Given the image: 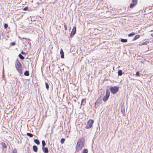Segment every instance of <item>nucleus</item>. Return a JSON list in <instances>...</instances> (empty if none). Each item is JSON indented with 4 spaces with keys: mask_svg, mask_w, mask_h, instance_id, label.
Returning a JSON list of instances; mask_svg holds the SVG:
<instances>
[{
    "mask_svg": "<svg viewBox=\"0 0 153 153\" xmlns=\"http://www.w3.org/2000/svg\"><path fill=\"white\" fill-rule=\"evenodd\" d=\"M133 3L131 4H130V7L131 8H132L134 6L137 4V3H135L134 2H132Z\"/></svg>",
    "mask_w": 153,
    "mask_h": 153,
    "instance_id": "obj_10",
    "label": "nucleus"
},
{
    "mask_svg": "<svg viewBox=\"0 0 153 153\" xmlns=\"http://www.w3.org/2000/svg\"><path fill=\"white\" fill-rule=\"evenodd\" d=\"M76 31V27H74L70 35L71 36V37H73L74 35L75 34Z\"/></svg>",
    "mask_w": 153,
    "mask_h": 153,
    "instance_id": "obj_5",
    "label": "nucleus"
},
{
    "mask_svg": "<svg viewBox=\"0 0 153 153\" xmlns=\"http://www.w3.org/2000/svg\"><path fill=\"white\" fill-rule=\"evenodd\" d=\"M42 149L43 151L45 153L48 152V150L47 147L45 148V147H42Z\"/></svg>",
    "mask_w": 153,
    "mask_h": 153,
    "instance_id": "obj_7",
    "label": "nucleus"
},
{
    "mask_svg": "<svg viewBox=\"0 0 153 153\" xmlns=\"http://www.w3.org/2000/svg\"><path fill=\"white\" fill-rule=\"evenodd\" d=\"M85 140V139L83 137L78 139L76 148L77 151H79L82 149L84 145Z\"/></svg>",
    "mask_w": 153,
    "mask_h": 153,
    "instance_id": "obj_1",
    "label": "nucleus"
},
{
    "mask_svg": "<svg viewBox=\"0 0 153 153\" xmlns=\"http://www.w3.org/2000/svg\"><path fill=\"white\" fill-rule=\"evenodd\" d=\"M64 26L65 28V29L66 30H67V26L66 25H65Z\"/></svg>",
    "mask_w": 153,
    "mask_h": 153,
    "instance_id": "obj_29",
    "label": "nucleus"
},
{
    "mask_svg": "<svg viewBox=\"0 0 153 153\" xmlns=\"http://www.w3.org/2000/svg\"><path fill=\"white\" fill-rule=\"evenodd\" d=\"M42 147H45V146L46 145V143L45 141L44 140L42 141Z\"/></svg>",
    "mask_w": 153,
    "mask_h": 153,
    "instance_id": "obj_19",
    "label": "nucleus"
},
{
    "mask_svg": "<svg viewBox=\"0 0 153 153\" xmlns=\"http://www.w3.org/2000/svg\"><path fill=\"white\" fill-rule=\"evenodd\" d=\"M151 35L152 36H153V33H152V34H151Z\"/></svg>",
    "mask_w": 153,
    "mask_h": 153,
    "instance_id": "obj_33",
    "label": "nucleus"
},
{
    "mask_svg": "<svg viewBox=\"0 0 153 153\" xmlns=\"http://www.w3.org/2000/svg\"><path fill=\"white\" fill-rule=\"evenodd\" d=\"M27 135L30 137H32L33 136V135L32 134L29 133H27Z\"/></svg>",
    "mask_w": 153,
    "mask_h": 153,
    "instance_id": "obj_21",
    "label": "nucleus"
},
{
    "mask_svg": "<svg viewBox=\"0 0 153 153\" xmlns=\"http://www.w3.org/2000/svg\"><path fill=\"white\" fill-rule=\"evenodd\" d=\"M94 121L92 120H89L85 126V128L87 129L90 128L91 127Z\"/></svg>",
    "mask_w": 153,
    "mask_h": 153,
    "instance_id": "obj_3",
    "label": "nucleus"
},
{
    "mask_svg": "<svg viewBox=\"0 0 153 153\" xmlns=\"http://www.w3.org/2000/svg\"><path fill=\"white\" fill-rule=\"evenodd\" d=\"M110 95V92L109 90L107 89L106 91V95L104 97L103 100L104 102L106 101L108 99Z\"/></svg>",
    "mask_w": 153,
    "mask_h": 153,
    "instance_id": "obj_4",
    "label": "nucleus"
},
{
    "mask_svg": "<svg viewBox=\"0 0 153 153\" xmlns=\"http://www.w3.org/2000/svg\"><path fill=\"white\" fill-rule=\"evenodd\" d=\"M135 34L134 33H132L128 34V36H133Z\"/></svg>",
    "mask_w": 153,
    "mask_h": 153,
    "instance_id": "obj_18",
    "label": "nucleus"
},
{
    "mask_svg": "<svg viewBox=\"0 0 153 153\" xmlns=\"http://www.w3.org/2000/svg\"><path fill=\"white\" fill-rule=\"evenodd\" d=\"M21 53L22 54H25V52H22H22H21Z\"/></svg>",
    "mask_w": 153,
    "mask_h": 153,
    "instance_id": "obj_32",
    "label": "nucleus"
},
{
    "mask_svg": "<svg viewBox=\"0 0 153 153\" xmlns=\"http://www.w3.org/2000/svg\"><path fill=\"white\" fill-rule=\"evenodd\" d=\"M2 146L4 148L6 147V146L5 143H2Z\"/></svg>",
    "mask_w": 153,
    "mask_h": 153,
    "instance_id": "obj_24",
    "label": "nucleus"
},
{
    "mask_svg": "<svg viewBox=\"0 0 153 153\" xmlns=\"http://www.w3.org/2000/svg\"><path fill=\"white\" fill-rule=\"evenodd\" d=\"M84 100V99H82V102Z\"/></svg>",
    "mask_w": 153,
    "mask_h": 153,
    "instance_id": "obj_34",
    "label": "nucleus"
},
{
    "mask_svg": "<svg viewBox=\"0 0 153 153\" xmlns=\"http://www.w3.org/2000/svg\"><path fill=\"white\" fill-rule=\"evenodd\" d=\"M88 152V151L87 149H84L83 150L82 153H87Z\"/></svg>",
    "mask_w": 153,
    "mask_h": 153,
    "instance_id": "obj_22",
    "label": "nucleus"
},
{
    "mask_svg": "<svg viewBox=\"0 0 153 153\" xmlns=\"http://www.w3.org/2000/svg\"><path fill=\"white\" fill-rule=\"evenodd\" d=\"M119 90V88L117 86L112 87L110 88V90L111 93L113 94H115Z\"/></svg>",
    "mask_w": 153,
    "mask_h": 153,
    "instance_id": "obj_2",
    "label": "nucleus"
},
{
    "mask_svg": "<svg viewBox=\"0 0 153 153\" xmlns=\"http://www.w3.org/2000/svg\"><path fill=\"white\" fill-rule=\"evenodd\" d=\"M137 0H132V2H135V3H137Z\"/></svg>",
    "mask_w": 153,
    "mask_h": 153,
    "instance_id": "obj_30",
    "label": "nucleus"
},
{
    "mask_svg": "<svg viewBox=\"0 0 153 153\" xmlns=\"http://www.w3.org/2000/svg\"><path fill=\"white\" fill-rule=\"evenodd\" d=\"M60 54L61 55V58H64V53L63 51V50H62V49H61V50H60Z\"/></svg>",
    "mask_w": 153,
    "mask_h": 153,
    "instance_id": "obj_8",
    "label": "nucleus"
},
{
    "mask_svg": "<svg viewBox=\"0 0 153 153\" xmlns=\"http://www.w3.org/2000/svg\"><path fill=\"white\" fill-rule=\"evenodd\" d=\"M33 150L34 152H36L37 151L38 148L36 146H33Z\"/></svg>",
    "mask_w": 153,
    "mask_h": 153,
    "instance_id": "obj_9",
    "label": "nucleus"
},
{
    "mask_svg": "<svg viewBox=\"0 0 153 153\" xmlns=\"http://www.w3.org/2000/svg\"><path fill=\"white\" fill-rule=\"evenodd\" d=\"M65 141V139L64 138H62L61 140V143H63Z\"/></svg>",
    "mask_w": 153,
    "mask_h": 153,
    "instance_id": "obj_25",
    "label": "nucleus"
},
{
    "mask_svg": "<svg viewBox=\"0 0 153 153\" xmlns=\"http://www.w3.org/2000/svg\"><path fill=\"white\" fill-rule=\"evenodd\" d=\"M16 69L22 68L21 64L19 62H17L16 63Z\"/></svg>",
    "mask_w": 153,
    "mask_h": 153,
    "instance_id": "obj_6",
    "label": "nucleus"
},
{
    "mask_svg": "<svg viewBox=\"0 0 153 153\" xmlns=\"http://www.w3.org/2000/svg\"><path fill=\"white\" fill-rule=\"evenodd\" d=\"M4 26L5 29H6L8 27V25L7 24H5Z\"/></svg>",
    "mask_w": 153,
    "mask_h": 153,
    "instance_id": "obj_27",
    "label": "nucleus"
},
{
    "mask_svg": "<svg viewBox=\"0 0 153 153\" xmlns=\"http://www.w3.org/2000/svg\"><path fill=\"white\" fill-rule=\"evenodd\" d=\"M15 44V43L14 42H12L10 43V45L12 46L14 45Z\"/></svg>",
    "mask_w": 153,
    "mask_h": 153,
    "instance_id": "obj_28",
    "label": "nucleus"
},
{
    "mask_svg": "<svg viewBox=\"0 0 153 153\" xmlns=\"http://www.w3.org/2000/svg\"><path fill=\"white\" fill-rule=\"evenodd\" d=\"M149 43V42L148 41H146L143 43H140L139 44V46H142L143 45H147Z\"/></svg>",
    "mask_w": 153,
    "mask_h": 153,
    "instance_id": "obj_11",
    "label": "nucleus"
},
{
    "mask_svg": "<svg viewBox=\"0 0 153 153\" xmlns=\"http://www.w3.org/2000/svg\"><path fill=\"white\" fill-rule=\"evenodd\" d=\"M127 41V39H121V41L122 42H126Z\"/></svg>",
    "mask_w": 153,
    "mask_h": 153,
    "instance_id": "obj_17",
    "label": "nucleus"
},
{
    "mask_svg": "<svg viewBox=\"0 0 153 153\" xmlns=\"http://www.w3.org/2000/svg\"><path fill=\"white\" fill-rule=\"evenodd\" d=\"M24 74L25 76H28L29 75V72L27 71H26Z\"/></svg>",
    "mask_w": 153,
    "mask_h": 153,
    "instance_id": "obj_16",
    "label": "nucleus"
},
{
    "mask_svg": "<svg viewBox=\"0 0 153 153\" xmlns=\"http://www.w3.org/2000/svg\"><path fill=\"white\" fill-rule=\"evenodd\" d=\"M140 37V35H136L133 38V40H135L138 38Z\"/></svg>",
    "mask_w": 153,
    "mask_h": 153,
    "instance_id": "obj_12",
    "label": "nucleus"
},
{
    "mask_svg": "<svg viewBox=\"0 0 153 153\" xmlns=\"http://www.w3.org/2000/svg\"><path fill=\"white\" fill-rule=\"evenodd\" d=\"M34 142L37 144V145H39L40 144V142L37 139L34 140Z\"/></svg>",
    "mask_w": 153,
    "mask_h": 153,
    "instance_id": "obj_13",
    "label": "nucleus"
},
{
    "mask_svg": "<svg viewBox=\"0 0 153 153\" xmlns=\"http://www.w3.org/2000/svg\"><path fill=\"white\" fill-rule=\"evenodd\" d=\"M19 56L20 58L22 59H24V57L21 54H19Z\"/></svg>",
    "mask_w": 153,
    "mask_h": 153,
    "instance_id": "obj_20",
    "label": "nucleus"
},
{
    "mask_svg": "<svg viewBox=\"0 0 153 153\" xmlns=\"http://www.w3.org/2000/svg\"><path fill=\"white\" fill-rule=\"evenodd\" d=\"M27 8L26 7H25L23 9L24 10H27Z\"/></svg>",
    "mask_w": 153,
    "mask_h": 153,
    "instance_id": "obj_31",
    "label": "nucleus"
},
{
    "mask_svg": "<svg viewBox=\"0 0 153 153\" xmlns=\"http://www.w3.org/2000/svg\"><path fill=\"white\" fill-rule=\"evenodd\" d=\"M135 75H136V76H140V75L139 72L138 71H137V72H136V74Z\"/></svg>",
    "mask_w": 153,
    "mask_h": 153,
    "instance_id": "obj_26",
    "label": "nucleus"
},
{
    "mask_svg": "<svg viewBox=\"0 0 153 153\" xmlns=\"http://www.w3.org/2000/svg\"><path fill=\"white\" fill-rule=\"evenodd\" d=\"M46 87L47 89H48L49 88V86L48 84L47 83H45Z\"/></svg>",
    "mask_w": 153,
    "mask_h": 153,
    "instance_id": "obj_23",
    "label": "nucleus"
},
{
    "mask_svg": "<svg viewBox=\"0 0 153 153\" xmlns=\"http://www.w3.org/2000/svg\"><path fill=\"white\" fill-rule=\"evenodd\" d=\"M22 68H19L16 69L19 72V73L20 74H22V71L21 69Z\"/></svg>",
    "mask_w": 153,
    "mask_h": 153,
    "instance_id": "obj_15",
    "label": "nucleus"
},
{
    "mask_svg": "<svg viewBox=\"0 0 153 153\" xmlns=\"http://www.w3.org/2000/svg\"><path fill=\"white\" fill-rule=\"evenodd\" d=\"M3 73L4 72V69L3 70Z\"/></svg>",
    "mask_w": 153,
    "mask_h": 153,
    "instance_id": "obj_35",
    "label": "nucleus"
},
{
    "mask_svg": "<svg viewBox=\"0 0 153 153\" xmlns=\"http://www.w3.org/2000/svg\"><path fill=\"white\" fill-rule=\"evenodd\" d=\"M123 74V71L122 70H119L118 71V75L119 76H121Z\"/></svg>",
    "mask_w": 153,
    "mask_h": 153,
    "instance_id": "obj_14",
    "label": "nucleus"
}]
</instances>
